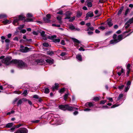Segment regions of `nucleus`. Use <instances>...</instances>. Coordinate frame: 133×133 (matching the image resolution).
<instances>
[{
	"label": "nucleus",
	"instance_id": "1",
	"mask_svg": "<svg viewBox=\"0 0 133 133\" xmlns=\"http://www.w3.org/2000/svg\"><path fill=\"white\" fill-rule=\"evenodd\" d=\"M11 57H8L3 59L2 61L7 65L11 63L15 64L19 68H22L26 66V65L21 60L13 59L11 61Z\"/></svg>",
	"mask_w": 133,
	"mask_h": 133
},
{
	"label": "nucleus",
	"instance_id": "2",
	"mask_svg": "<svg viewBox=\"0 0 133 133\" xmlns=\"http://www.w3.org/2000/svg\"><path fill=\"white\" fill-rule=\"evenodd\" d=\"M117 36L116 34H114L113 36L114 39L111 40L110 41L111 44H115L119 42L122 39L123 36L122 35H118L117 38Z\"/></svg>",
	"mask_w": 133,
	"mask_h": 133
},
{
	"label": "nucleus",
	"instance_id": "3",
	"mask_svg": "<svg viewBox=\"0 0 133 133\" xmlns=\"http://www.w3.org/2000/svg\"><path fill=\"white\" fill-rule=\"evenodd\" d=\"M59 108L60 109L64 110H77L78 108H76L75 107H72L69 106L68 105H61L59 106Z\"/></svg>",
	"mask_w": 133,
	"mask_h": 133
},
{
	"label": "nucleus",
	"instance_id": "4",
	"mask_svg": "<svg viewBox=\"0 0 133 133\" xmlns=\"http://www.w3.org/2000/svg\"><path fill=\"white\" fill-rule=\"evenodd\" d=\"M31 48H29L27 47H24L22 45H21L20 49L21 52H26L30 51Z\"/></svg>",
	"mask_w": 133,
	"mask_h": 133
},
{
	"label": "nucleus",
	"instance_id": "5",
	"mask_svg": "<svg viewBox=\"0 0 133 133\" xmlns=\"http://www.w3.org/2000/svg\"><path fill=\"white\" fill-rule=\"evenodd\" d=\"M56 38V36L55 35H54L51 36H49L48 37V38L51 39L53 40L54 42L56 43L59 42L60 41V39H55V38Z\"/></svg>",
	"mask_w": 133,
	"mask_h": 133
},
{
	"label": "nucleus",
	"instance_id": "6",
	"mask_svg": "<svg viewBox=\"0 0 133 133\" xmlns=\"http://www.w3.org/2000/svg\"><path fill=\"white\" fill-rule=\"evenodd\" d=\"M36 62L39 65H42L45 63V62L43 59H41L36 60H35Z\"/></svg>",
	"mask_w": 133,
	"mask_h": 133
},
{
	"label": "nucleus",
	"instance_id": "7",
	"mask_svg": "<svg viewBox=\"0 0 133 133\" xmlns=\"http://www.w3.org/2000/svg\"><path fill=\"white\" fill-rule=\"evenodd\" d=\"M94 16L93 12H92L90 11L87 13L86 14V18H87L86 19H88V18L89 17H92Z\"/></svg>",
	"mask_w": 133,
	"mask_h": 133
},
{
	"label": "nucleus",
	"instance_id": "8",
	"mask_svg": "<svg viewBox=\"0 0 133 133\" xmlns=\"http://www.w3.org/2000/svg\"><path fill=\"white\" fill-rule=\"evenodd\" d=\"M70 12L69 11H67L66 12L65 15L66 16V17H65L64 19H70Z\"/></svg>",
	"mask_w": 133,
	"mask_h": 133
},
{
	"label": "nucleus",
	"instance_id": "9",
	"mask_svg": "<svg viewBox=\"0 0 133 133\" xmlns=\"http://www.w3.org/2000/svg\"><path fill=\"white\" fill-rule=\"evenodd\" d=\"M72 39L73 41V42L75 44V45L76 46L77 45V44H76V43H80V42L79 40H77V39L72 38Z\"/></svg>",
	"mask_w": 133,
	"mask_h": 133
},
{
	"label": "nucleus",
	"instance_id": "10",
	"mask_svg": "<svg viewBox=\"0 0 133 133\" xmlns=\"http://www.w3.org/2000/svg\"><path fill=\"white\" fill-rule=\"evenodd\" d=\"M59 84L56 83L55 84V86L52 87V91H54L55 89H57L59 87Z\"/></svg>",
	"mask_w": 133,
	"mask_h": 133
},
{
	"label": "nucleus",
	"instance_id": "11",
	"mask_svg": "<svg viewBox=\"0 0 133 133\" xmlns=\"http://www.w3.org/2000/svg\"><path fill=\"white\" fill-rule=\"evenodd\" d=\"M45 61L47 63L50 64L53 63V60L51 59H46Z\"/></svg>",
	"mask_w": 133,
	"mask_h": 133
},
{
	"label": "nucleus",
	"instance_id": "12",
	"mask_svg": "<svg viewBox=\"0 0 133 133\" xmlns=\"http://www.w3.org/2000/svg\"><path fill=\"white\" fill-rule=\"evenodd\" d=\"M45 33V32L44 31H42L40 32L41 35L42 36L43 39L45 40L46 39V38L44 34Z\"/></svg>",
	"mask_w": 133,
	"mask_h": 133
},
{
	"label": "nucleus",
	"instance_id": "13",
	"mask_svg": "<svg viewBox=\"0 0 133 133\" xmlns=\"http://www.w3.org/2000/svg\"><path fill=\"white\" fill-rule=\"evenodd\" d=\"M19 21L18 18H16L15 19L13 22V24L14 25H17L18 24V22Z\"/></svg>",
	"mask_w": 133,
	"mask_h": 133
},
{
	"label": "nucleus",
	"instance_id": "14",
	"mask_svg": "<svg viewBox=\"0 0 133 133\" xmlns=\"http://www.w3.org/2000/svg\"><path fill=\"white\" fill-rule=\"evenodd\" d=\"M13 125L14 123H9L6 124V128H10L13 126Z\"/></svg>",
	"mask_w": 133,
	"mask_h": 133
},
{
	"label": "nucleus",
	"instance_id": "15",
	"mask_svg": "<svg viewBox=\"0 0 133 133\" xmlns=\"http://www.w3.org/2000/svg\"><path fill=\"white\" fill-rule=\"evenodd\" d=\"M76 58L79 61H81L82 60V57L81 55H77L76 56Z\"/></svg>",
	"mask_w": 133,
	"mask_h": 133
},
{
	"label": "nucleus",
	"instance_id": "16",
	"mask_svg": "<svg viewBox=\"0 0 133 133\" xmlns=\"http://www.w3.org/2000/svg\"><path fill=\"white\" fill-rule=\"evenodd\" d=\"M85 106L88 107L89 106V107H90L93 106L92 103L91 102H87L85 104Z\"/></svg>",
	"mask_w": 133,
	"mask_h": 133
},
{
	"label": "nucleus",
	"instance_id": "17",
	"mask_svg": "<svg viewBox=\"0 0 133 133\" xmlns=\"http://www.w3.org/2000/svg\"><path fill=\"white\" fill-rule=\"evenodd\" d=\"M107 23L109 26H111L113 25L111 21L110 20H108L107 22Z\"/></svg>",
	"mask_w": 133,
	"mask_h": 133
},
{
	"label": "nucleus",
	"instance_id": "18",
	"mask_svg": "<svg viewBox=\"0 0 133 133\" xmlns=\"http://www.w3.org/2000/svg\"><path fill=\"white\" fill-rule=\"evenodd\" d=\"M43 20L44 22L45 23H49L50 22L49 19L47 18H44Z\"/></svg>",
	"mask_w": 133,
	"mask_h": 133
},
{
	"label": "nucleus",
	"instance_id": "19",
	"mask_svg": "<svg viewBox=\"0 0 133 133\" xmlns=\"http://www.w3.org/2000/svg\"><path fill=\"white\" fill-rule=\"evenodd\" d=\"M7 16L5 14H2L0 15V19H2L6 18Z\"/></svg>",
	"mask_w": 133,
	"mask_h": 133
},
{
	"label": "nucleus",
	"instance_id": "20",
	"mask_svg": "<svg viewBox=\"0 0 133 133\" xmlns=\"http://www.w3.org/2000/svg\"><path fill=\"white\" fill-rule=\"evenodd\" d=\"M35 17H32V18H27L26 19V22H31V21H33V19H35Z\"/></svg>",
	"mask_w": 133,
	"mask_h": 133
},
{
	"label": "nucleus",
	"instance_id": "21",
	"mask_svg": "<svg viewBox=\"0 0 133 133\" xmlns=\"http://www.w3.org/2000/svg\"><path fill=\"white\" fill-rule=\"evenodd\" d=\"M130 24L127 22L125 23V27L126 29L128 28L130 25Z\"/></svg>",
	"mask_w": 133,
	"mask_h": 133
},
{
	"label": "nucleus",
	"instance_id": "22",
	"mask_svg": "<svg viewBox=\"0 0 133 133\" xmlns=\"http://www.w3.org/2000/svg\"><path fill=\"white\" fill-rule=\"evenodd\" d=\"M3 23L5 24H9L10 23V21L8 20H6L3 21Z\"/></svg>",
	"mask_w": 133,
	"mask_h": 133
},
{
	"label": "nucleus",
	"instance_id": "23",
	"mask_svg": "<svg viewBox=\"0 0 133 133\" xmlns=\"http://www.w3.org/2000/svg\"><path fill=\"white\" fill-rule=\"evenodd\" d=\"M22 99H20L18 101L17 103V105L18 106L19 105L21 104L23 102Z\"/></svg>",
	"mask_w": 133,
	"mask_h": 133
},
{
	"label": "nucleus",
	"instance_id": "24",
	"mask_svg": "<svg viewBox=\"0 0 133 133\" xmlns=\"http://www.w3.org/2000/svg\"><path fill=\"white\" fill-rule=\"evenodd\" d=\"M92 30L93 31L94 30V28L92 27H89L88 28V29L87 30H86V31H89V30Z\"/></svg>",
	"mask_w": 133,
	"mask_h": 133
},
{
	"label": "nucleus",
	"instance_id": "25",
	"mask_svg": "<svg viewBox=\"0 0 133 133\" xmlns=\"http://www.w3.org/2000/svg\"><path fill=\"white\" fill-rule=\"evenodd\" d=\"M24 18V17L23 16L19 15L18 16V19L20 20H22Z\"/></svg>",
	"mask_w": 133,
	"mask_h": 133
},
{
	"label": "nucleus",
	"instance_id": "26",
	"mask_svg": "<svg viewBox=\"0 0 133 133\" xmlns=\"http://www.w3.org/2000/svg\"><path fill=\"white\" fill-rule=\"evenodd\" d=\"M82 13L80 12H78L77 13V16L78 17H80L82 15Z\"/></svg>",
	"mask_w": 133,
	"mask_h": 133
},
{
	"label": "nucleus",
	"instance_id": "27",
	"mask_svg": "<svg viewBox=\"0 0 133 133\" xmlns=\"http://www.w3.org/2000/svg\"><path fill=\"white\" fill-rule=\"evenodd\" d=\"M57 19L59 21V22H61V17L60 16H58L57 17Z\"/></svg>",
	"mask_w": 133,
	"mask_h": 133
},
{
	"label": "nucleus",
	"instance_id": "28",
	"mask_svg": "<svg viewBox=\"0 0 133 133\" xmlns=\"http://www.w3.org/2000/svg\"><path fill=\"white\" fill-rule=\"evenodd\" d=\"M47 54L48 55H51L54 54V52L51 51H49L47 52Z\"/></svg>",
	"mask_w": 133,
	"mask_h": 133
},
{
	"label": "nucleus",
	"instance_id": "29",
	"mask_svg": "<svg viewBox=\"0 0 133 133\" xmlns=\"http://www.w3.org/2000/svg\"><path fill=\"white\" fill-rule=\"evenodd\" d=\"M49 92V89L48 88H46L45 89L44 92L46 94H48Z\"/></svg>",
	"mask_w": 133,
	"mask_h": 133
},
{
	"label": "nucleus",
	"instance_id": "30",
	"mask_svg": "<svg viewBox=\"0 0 133 133\" xmlns=\"http://www.w3.org/2000/svg\"><path fill=\"white\" fill-rule=\"evenodd\" d=\"M130 24H131L133 22V17L131 19H129V20L127 21Z\"/></svg>",
	"mask_w": 133,
	"mask_h": 133
},
{
	"label": "nucleus",
	"instance_id": "31",
	"mask_svg": "<svg viewBox=\"0 0 133 133\" xmlns=\"http://www.w3.org/2000/svg\"><path fill=\"white\" fill-rule=\"evenodd\" d=\"M123 95L122 94H119L117 98V100L118 101L121 98L123 97Z\"/></svg>",
	"mask_w": 133,
	"mask_h": 133
},
{
	"label": "nucleus",
	"instance_id": "32",
	"mask_svg": "<svg viewBox=\"0 0 133 133\" xmlns=\"http://www.w3.org/2000/svg\"><path fill=\"white\" fill-rule=\"evenodd\" d=\"M32 16L33 15L31 13H28L26 15V17H32Z\"/></svg>",
	"mask_w": 133,
	"mask_h": 133
},
{
	"label": "nucleus",
	"instance_id": "33",
	"mask_svg": "<svg viewBox=\"0 0 133 133\" xmlns=\"http://www.w3.org/2000/svg\"><path fill=\"white\" fill-rule=\"evenodd\" d=\"M99 98L97 97H94L93 99V100L96 101H99Z\"/></svg>",
	"mask_w": 133,
	"mask_h": 133
},
{
	"label": "nucleus",
	"instance_id": "34",
	"mask_svg": "<svg viewBox=\"0 0 133 133\" xmlns=\"http://www.w3.org/2000/svg\"><path fill=\"white\" fill-rule=\"evenodd\" d=\"M122 10L123 8H121L120 9L118 13L117 14L118 15H121L122 11Z\"/></svg>",
	"mask_w": 133,
	"mask_h": 133
},
{
	"label": "nucleus",
	"instance_id": "35",
	"mask_svg": "<svg viewBox=\"0 0 133 133\" xmlns=\"http://www.w3.org/2000/svg\"><path fill=\"white\" fill-rule=\"evenodd\" d=\"M87 5L89 7H91L92 6V4L91 2H89L87 3Z\"/></svg>",
	"mask_w": 133,
	"mask_h": 133
},
{
	"label": "nucleus",
	"instance_id": "36",
	"mask_svg": "<svg viewBox=\"0 0 133 133\" xmlns=\"http://www.w3.org/2000/svg\"><path fill=\"white\" fill-rule=\"evenodd\" d=\"M75 17L73 16L70 18V19L69 20V21L70 22H72L75 20Z\"/></svg>",
	"mask_w": 133,
	"mask_h": 133
},
{
	"label": "nucleus",
	"instance_id": "37",
	"mask_svg": "<svg viewBox=\"0 0 133 133\" xmlns=\"http://www.w3.org/2000/svg\"><path fill=\"white\" fill-rule=\"evenodd\" d=\"M68 94H69L68 93L67 94H66L64 96L63 98H64V99L65 100H66V99L67 97L68 96Z\"/></svg>",
	"mask_w": 133,
	"mask_h": 133
},
{
	"label": "nucleus",
	"instance_id": "38",
	"mask_svg": "<svg viewBox=\"0 0 133 133\" xmlns=\"http://www.w3.org/2000/svg\"><path fill=\"white\" fill-rule=\"evenodd\" d=\"M130 87V86H127L125 87V89L124 90L125 92H127V91L129 89Z\"/></svg>",
	"mask_w": 133,
	"mask_h": 133
},
{
	"label": "nucleus",
	"instance_id": "39",
	"mask_svg": "<svg viewBox=\"0 0 133 133\" xmlns=\"http://www.w3.org/2000/svg\"><path fill=\"white\" fill-rule=\"evenodd\" d=\"M43 45L44 46L46 47H48L49 46V45L48 44V43H44L43 44Z\"/></svg>",
	"mask_w": 133,
	"mask_h": 133
},
{
	"label": "nucleus",
	"instance_id": "40",
	"mask_svg": "<svg viewBox=\"0 0 133 133\" xmlns=\"http://www.w3.org/2000/svg\"><path fill=\"white\" fill-rule=\"evenodd\" d=\"M27 91L26 90H24V92H23V94L24 95V96H25L28 93Z\"/></svg>",
	"mask_w": 133,
	"mask_h": 133
},
{
	"label": "nucleus",
	"instance_id": "41",
	"mask_svg": "<svg viewBox=\"0 0 133 133\" xmlns=\"http://www.w3.org/2000/svg\"><path fill=\"white\" fill-rule=\"evenodd\" d=\"M107 102L106 100H102L101 101L100 104H104Z\"/></svg>",
	"mask_w": 133,
	"mask_h": 133
},
{
	"label": "nucleus",
	"instance_id": "42",
	"mask_svg": "<svg viewBox=\"0 0 133 133\" xmlns=\"http://www.w3.org/2000/svg\"><path fill=\"white\" fill-rule=\"evenodd\" d=\"M124 87V85H121L120 86H119L118 87L119 89L120 90H121Z\"/></svg>",
	"mask_w": 133,
	"mask_h": 133
},
{
	"label": "nucleus",
	"instance_id": "43",
	"mask_svg": "<svg viewBox=\"0 0 133 133\" xmlns=\"http://www.w3.org/2000/svg\"><path fill=\"white\" fill-rule=\"evenodd\" d=\"M119 105L118 104H115L114 105H113L112 107L111 108H114L115 107H117Z\"/></svg>",
	"mask_w": 133,
	"mask_h": 133
},
{
	"label": "nucleus",
	"instance_id": "44",
	"mask_svg": "<svg viewBox=\"0 0 133 133\" xmlns=\"http://www.w3.org/2000/svg\"><path fill=\"white\" fill-rule=\"evenodd\" d=\"M52 26H56L57 27H60V25H57L55 24H53Z\"/></svg>",
	"mask_w": 133,
	"mask_h": 133
},
{
	"label": "nucleus",
	"instance_id": "45",
	"mask_svg": "<svg viewBox=\"0 0 133 133\" xmlns=\"http://www.w3.org/2000/svg\"><path fill=\"white\" fill-rule=\"evenodd\" d=\"M131 84V82L130 81H129L127 83V86H130Z\"/></svg>",
	"mask_w": 133,
	"mask_h": 133
},
{
	"label": "nucleus",
	"instance_id": "46",
	"mask_svg": "<svg viewBox=\"0 0 133 133\" xmlns=\"http://www.w3.org/2000/svg\"><path fill=\"white\" fill-rule=\"evenodd\" d=\"M66 53L65 52H62L61 54V56H63L66 55Z\"/></svg>",
	"mask_w": 133,
	"mask_h": 133
},
{
	"label": "nucleus",
	"instance_id": "47",
	"mask_svg": "<svg viewBox=\"0 0 133 133\" xmlns=\"http://www.w3.org/2000/svg\"><path fill=\"white\" fill-rule=\"evenodd\" d=\"M14 93L19 94H21V92L19 91H15L14 92Z\"/></svg>",
	"mask_w": 133,
	"mask_h": 133
},
{
	"label": "nucleus",
	"instance_id": "48",
	"mask_svg": "<svg viewBox=\"0 0 133 133\" xmlns=\"http://www.w3.org/2000/svg\"><path fill=\"white\" fill-rule=\"evenodd\" d=\"M24 25H21L18 28L19 29V30H21V29H22V28H23V27H24Z\"/></svg>",
	"mask_w": 133,
	"mask_h": 133
},
{
	"label": "nucleus",
	"instance_id": "49",
	"mask_svg": "<svg viewBox=\"0 0 133 133\" xmlns=\"http://www.w3.org/2000/svg\"><path fill=\"white\" fill-rule=\"evenodd\" d=\"M22 100L23 101V102H26L28 101V99H27L25 98H22Z\"/></svg>",
	"mask_w": 133,
	"mask_h": 133
},
{
	"label": "nucleus",
	"instance_id": "50",
	"mask_svg": "<svg viewBox=\"0 0 133 133\" xmlns=\"http://www.w3.org/2000/svg\"><path fill=\"white\" fill-rule=\"evenodd\" d=\"M33 98L36 99H37L38 98V96L37 95H34Z\"/></svg>",
	"mask_w": 133,
	"mask_h": 133
},
{
	"label": "nucleus",
	"instance_id": "51",
	"mask_svg": "<svg viewBox=\"0 0 133 133\" xmlns=\"http://www.w3.org/2000/svg\"><path fill=\"white\" fill-rule=\"evenodd\" d=\"M87 33L89 35H91L93 34V32L92 31H88Z\"/></svg>",
	"mask_w": 133,
	"mask_h": 133
},
{
	"label": "nucleus",
	"instance_id": "52",
	"mask_svg": "<svg viewBox=\"0 0 133 133\" xmlns=\"http://www.w3.org/2000/svg\"><path fill=\"white\" fill-rule=\"evenodd\" d=\"M64 88H62L59 91V92L60 93H62L64 92Z\"/></svg>",
	"mask_w": 133,
	"mask_h": 133
},
{
	"label": "nucleus",
	"instance_id": "53",
	"mask_svg": "<svg viewBox=\"0 0 133 133\" xmlns=\"http://www.w3.org/2000/svg\"><path fill=\"white\" fill-rule=\"evenodd\" d=\"M26 32V30L25 29H23L21 31V32L23 33H24Z\"/></svg>",
	"mask_w": 133,
	"mask_h": 133
},
{
	"label": "nucleus",
	"instance_id": "54",
	"mask_svg": "<svg viewBox=\"0 0 133 133\" xmlns=\"http://www.w3.org/2000/svg\"><path fill=\"white\" fill-rule=\"evenodd\" d=\"M107 99L109 100L110 101L112 102L113 101V99L112 98L108 97Z\"/></svg>",
	"mask_w": 133,
	"mask_h": 133
},
{
	"label": "nucleus",
	"instance_id": "55",
	"mask_svg": "<svg viewBox=\"0 0 133 133\" xmlns=\"http://www.w3.org/2000/svg\"><path fill=\"white\" fill-rule=\"evenodd\" d=\"M61 44L62 45H64L65 44L64 41L63 40H62L61 42Z\"/></svg>",
	"mask_w": 133,
	"mask_h": 133
},
{
	"label": "nucleus",
	"instance_id": "56",
	"mask_svg": "<svg viewBox=\"0 0 133 133\" xmlns=\"http://www.w3.org/2000/svg\"><path fill=\"white\" fill-rule=\"evenodd\" d=\"M130 64H128L127 65V68L128 69V70H130Z\"/></svg>",
	"mask_w": 133,
	"mask_h": 133
},
{
	"label": "nucleus",
	"instance_id": "57",
	"mask_svg": "<svg viewBox=\"0 0 133 133\" xmlns=\"http://www.w3.org/2000/svg\"><path fill=\"white\" fill-rule=\"evenodd\" d=\"M79 51H84L85 50V49L83 48L82 47H81L79 49Z\"/></svg>",
	"mask_w": 133,
	"mask_h": 133
},
{
	"label": "nucleus",
	"instance_id": "58",
	"mask_svg": "<svg viewBox=\"0 0 133 133\" xmlns=\"http://www.w3.org/2000/svg\"><path fill=\"white\" fill-rule=\"evenodd\" d=\"M28 103L30 105H32V103L29 100V99L28 100Z\"/></svg>",
	"mask_w": 133,
	"mask_h": 133
},
{
	"label": "nucleus",
	"instance_id": "59",
	"mask_svg": "<svg viewBox=\"0 0 133 133\" xmlns=\"http://www.w3.org/2000/svg\"><path fill=\"white\" fill-rule=\"evenodd\" d=\"M46 17L49 19H50L51 17L50 15L49 14H48L46 15Z\"/></svg>",
	"mask_w": 133,
	"mask_h": 133
},
{
	"label": "nucleus",
	"instance_id": "60",
	"mask_svg": "<svg viewBox=\"0 0 133 133\" xmlns=\"http://www.w3.org/2000/svg\"><path fill=\"white\" fill-rule=\"evenodd\" d=\"M19 98H16L14 101L13 103L14 104H15V102H16L18 99Z\"/></svg>",
	"mask_w": 133,
	"mask_h": 133
},
{
	"label": "nucleus",
	"instance_id": "61",
	"mask_svg": "<svg viewBox=\"0 0 133 133\" xmlns=\"http://www.w3.org/2000/svg\"><path fill=\"white\" fill-rule=\"evenodd\" d=\"M57 14L62 15L63 14V11H59L57 13Z\"/></svg>",
	"mask_w": 133,
	"mask_h": 133
},
{
	"label": "nucleus",
	"instance_id": "62",
	"mask_svg": "<svg viewBox=\"0 0 133 133\" xmlns=\"http://www.w3.org/2000/svg\"><path fill=\"white\" fill-rule=\"evenodd\" d=\"M99 28L102 30H104L105 29V27L103 26H101Z\"/></svg>",
	"mask_w": 133,
	"mask_h": 133
},
{
	"label": "nucleus",
	"instance_id": "63",
	"mask_svg": "<svg viewBox=\"0 0 133 133\" xmlns=\"http://www.w3.org/2000/svg\"><path fill=\"white\" fill-rule=\"evenodd\" d=\"M33 34L35 35H38V33L36 31H34L33 32Z\"/></svg>",
	"mask_w": 133,
	"mask_h": 133
},
{
	"label": "nucleus",
	"instance_id": "64",
	"mask_svg": "<svg viewBox=\"0 0 133 133\" xmlns=\"http://www.w3.org/2000/svg\"><path fill=\"white\" fill-rule=\"evenodd\" d=\"M7 87L8 88H12L13 87L12 85H8Z\"/></svg>",
	"mask_w": 133,
	"mask_h": 133
}]
</instances>
